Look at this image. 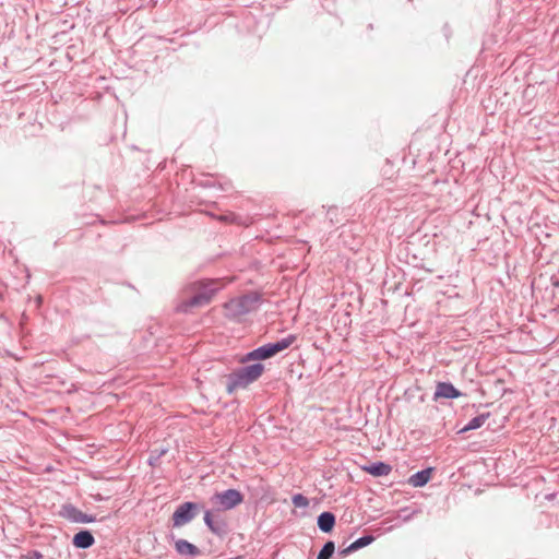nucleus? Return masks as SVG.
Returning a JSON list of instances; mask_svg holds the SVG:
<instances>
[{
    "instance_id": "nucleus-1",
    "label": "nucleus",
    "mask_w": 559,
    "mask_h": 559,
    "mask_svg": "<svg viewBox=\"0 0 559 559\" xmlns=\"http://www.w3.org/2000/svg\"><path fill=\"white\" fill-rule=\"evenodd\" d=\"M193 295L177 306V311L188 313L192 308L203 307L212 300L214 294L219 289L217 280H201L192 284Z\"/></svg>"
},
{
    "instance_id": "nucleus-2",
    "label": "nucleus",
    "mask_w": 559,
    "mask_h": 559,
    "mask_svg": "<svg viewBox=\"0 0 559 559\" xmlns=\"http://www.w3.org/2000/svg\"><path fill=\"white\" fill-rule=\"evenodd\" d=\"M261 301L262 296L258 292H250L231 298L224 304L225 317L239 321L241 317L258 310Z\"/></svg>"
},
{
    "instance_id": "nucleus-3",
    "label": "nucleus",
    "mask_w": 559,
    "mask_h": 559,
    "mask_svg": "<svg viewBox=\"0 0 559 559\" xmlns=\"http://www.w3.org/2000/svg\"><path fill=\"white\" fill-rule=\"evenodd\" d=\"M296 338V335L289 334L286 337L274 343H267L262 346H259L258 348L247 353L242 357L241 362L246 364L251 360H265L272 358L278 353L287 349L290 345H293Z\"/></svg>"
},
{
    "instance_id": "nucleus-4",
    "label": "nucleus",
    "mask_w": 559,
    "mask_h": 559,
    "mask_svg": "<svg viewBox=\"0 0 559 559\" xmlns=\"http://www.w3.org/2000/svg\"><path fill=\"white\" fill-rule=\"evenodd\" d=\"M202 507L192 501L179 504L171 515L173 526L182 527L198 516Z\"/></svg>"
},
{
    "instance_id": "nucleus-5",
    "label": "nucleus",
    "mask_w": 559,
    "mask_h": 559,
    "mask_svg": "<svg viewBox=\"0 0 559 559\" xmlns=\"http://www.w3.org/2000/svg\"><path fill=\"white\" fill-rule=\"evenodd\" d=\"M213 500H215L223 510H231L243 501V496L239 490L230 488L215 493Z\"/></svg>"
},
{
    "instance_id": "nucleus-6",
    "label": "nucleus",
    "mask_w": 559,
    "mask_h": 559,
    "mask_svg": "<svg viewBox=\"0 0 559 559\" xmlns=\"http://www.w3.org/2000/svg\"><path fill=\"white\" fill-rule=\"evenodd\" d=\"M59 515L72 523H93L96 521L94 515L83 513L72 503L62 504Z\"/></svg>"
},
{
    "instance_id": "nucleus-7",
    "label": "nucleus",
    "mask_w": 559,
    "mask_h": 559,
    "mask_svg": "<svg viewBox=\"0 0 559 559\" xmlns=\"http://www.w3.org/2000/svg\"><path fill=\"white\" fill-rule=\"evenodd\" d=\"M249 384H251V382L240 368L226 377V391L229 395L234 394L239 389H246Z\"/></svg>"
},
{
    "instance_id": "nucleus-8",
    "label": "nucleus",
    "mask_w": 559,
    "mask_h": 559,
    "mask_svg": "<svg viewBox=\"0 0 559 559\" xmlns=\"http://www.w3.org/2000/svg\"><path fill=\"white\" fill-rule=\"evenodd\" d=\"M204 523L217 536H222L227 532V523L219 516H215L210 510L204 512Z\"/></svg>"
},
{
    "instance_id": "nucleus-9",
    "label": "nucleus",
    "mask_w": 559,
    "mask_h": 559,
    "mask_svg": "<svg viewBox=\"0 0 559 559\" xmlns=\"http://www.w3.org/2000/svg\"><path fill=\"white\" fill-rule=\"evenodd\" d=\"M463 393L459 391L451 382H438L436 386V391L433 393V400L438 401L439 399H457L462 396Z\"/></svg>"
},
{
    "instance_id": "nucleus-10",
    "label": "nucleus",
    "mask_w": 559,
    "mask_h": 559,
    "mask_svg": "<svg viewBox=\"0 0 559 559\" xmlns=\"http://www.w3.org/2000/svg\"><path fill=\"white\" fill-rule=\"evenodd\" d=\"M174 546L177 554L183 557H198L201 555V550L195 545L182 538L176 539Z\"/></svg>"
},
{
    "instance_id": "nucleus-11",
    "label": "nucleus",
    "mask_w": 559,
    "mask_h": 559,
    "mask_svg": "<svg viewBox=\"0 0 559 559\" xmlns=\"http://www.w3.org/2000/svg\"><path fill=\"white\" fill-rule=\"evenodd\" d=\"M95 544L93 534L87 530L78 532L72 538V545L79 549H87Z\"/></svg>"
},
{
    "instance_id": "nucleus-12",
    "label": "nucleus",
    "mask_w": 559,
    "mask_h": 559,
    "mask_svg": "<svg viewBox=\"0 0 559 559\" xmlns=\"http://www.w3.org/2000/svg\"><path fill=\"white\" fill-rule=\"evenodd\" d=\"M373 540H374V537L372 535H364V536L357 538L355 542H353L346 548L340 549V555L342 557H346V556L350 555L352 552H355V551L370 545Z\"/></svg>"
},
{
    "instance_id": "nucleus-13",
    "label": "nucleus",
    "mask_w": 559,
    "mask_h": 559,
    "mask_svg": "<svg viewBox=\"0 0 559 559\" xmlns=\"http://www.w3.org/2000/svg\"><path fill=\"white\" fill-rule=\"evenodd\" d=\"M362 469L374 477H381L389 475L392 472V466L385 462H374L365 465Z\"/></svg>"
},
{
    "instance_id": "nucleus-14",
    "label": "nucleus",
    "mask_w": 559,
    "mask_h": 559,
    "mask_svg": "<svg viewBox=\"0 0 559 559\" xmlns=\"http://www.w3.org/2000/svg\"><path fill=\"white\" fill-rule=\"evenodd\" d=\"M335 515L330 511H324L317 519L318 527L323 533H330L335 526Z\"/></svg>"
},
{
    "instance_id": "nucleus-15",
    "label": "nucleus",
    "mask_w": 559,
    "mask_h": 559,
    "mask_svg": "<svg viewBox=\"0 0 559 559\" xmlns=\"http://www.w3.org/2000/svg\"><path fill=\"white\" fill-rule=\"evenodd\" d=\"M242 372L246 374L248 380L253 383L257 381L264 371V366L261 362H254L252 365H248L240 368Z\"/></svg>"
},
{
    "instance_id": "nucleus-16",
    "label": "nucleus",
    "mask_w": 559,
    "mask_h": 559,
    "mask_svg": "<svg viewBox=\"0 0 559 559\" xmlns=\"http://www.w3.org/2000/svg\"><path fill=\"white\" fill-rule=\"evenodd\" d=\"M430 476H431L430 468L421 469L411 476L409 484L414 487H423L429 481Z\"/></svg>"
},
{
    "instance_id": "nucleus-17",
    "label": "nucleus",
    "mask_w": 559,
    "mask_h": 559,
    "mask_svg": "<svg viewBox=\"0 0 559 559\" xmlns=\"http://www.w3.org/2000/svg\"><path fill=\"white\" fill-rule=\"evenodd\" d=\"M490 416V413H483L474 418H472L467 425L461 429V432H465V431H469V430H475V429H478L480 428L485 421L489 418Z\"/></svg>"
},
{
    "instance_id": "nucleus-18",
    "label": "nucleus",
    "mask_w": 559,
    "mask_h": 559,
    "mask_svg": "<svg viewBox=\"0 0 559 559\" xmlns=\"http://www.w3.org/2000/svg\"><path fill=\"white\" fill-rule=\"evenodd\" d=\"M335 551V544L332 540H328L321 550L319 551L317 559H331Z\"/></svg>"
},
{
    "instance_id": "nucleus-19",
    "label": "nucleus",
    "mask_w": 559,
    "mask_h": 559,
    "mask_svg": "<svg viewBox=\"0 0 559 559\" xmlns=\"http://www.w3.org/2000/svg\"><path fill=\"white\" fill-rule=\"evenodd\" d=\"M292 502L296 508H307L309 506V500L301 493H295L292 497Z\"/></svg>"
},
{
    "instance_id": "nucleus-20",
    "label": "nucleus",
    "mask_w": 559,
    "mask_h": 559,
    "mask_svg": "<svg viewBox=\"0 0 559 559\" xmlns=\"http://www.w3.org/2000/svg\"><path fill=\"white\" fill-rule=\"evenodd\" d=\"M43 555L38 550H31L25 555H21L19 559H41Z\"/></svg>"
},
{
    "instance_id": "nucleus-21",
    "label": "nucleus",
    "mask_w": 559,
    "mask_h": 559,
    "mask_svg": "<svg viewBox=\"0 0 559 559\" xmlns=\"http://www.w3.org/2000/svg\"><path fill=\"white\" fill-rule=\"evenodd\" d=\"M234 218H235V215L233 213H230L228 215L219 216V219L224 221V222H234Z\"/></svg>"
},
{
    "instance_id": "nucleus-22",
    "label": "nucleus",
    "mask_w": 559,
    "mask_h": 559,
    "mask_svg": "<svg viewBox=\"0 0 559 559\" xmlns=\"http://www.w3.org/2000/svg\"><path fill=\"white\" fill-rule=\"evenodd\" d=\"M166 452H167V450H166V449H162V450H159V452H158V454H157L156 459H159V457H160V456H163Z\"/></svg>"
},
{
    "instance_id": "nucleus-23",
    "label": "nucleus",
    "mask_w": 559,
    "mask_h": 559,
    "mask_svg": "<svg viewBox=\"0 0 559 559\" xmlns=\"http://www.w3.org/2000/svg\"><path fill=\"white\" fill-rule=\"evenodd\" d=\"M414 513H415V512H412V513H409V514H407V515H403L404 521L409 520V519L413 516V514H414Z\"/></svg>"
},
{
    "instance_id": "nucleus-24",
    "label": "nucleus",
    "mask_w": 559,
    "mask_h": 559,
    "mask_svg": "<svg viewBox=\"0 0 559 559\" xmlns=\"http://www.w3.org/2000/svg\"><path fill=\"white\" fill-rule=\"evenodd\" d=\"M155 460H157L156 456L155 457L151 456L150 457V464L153 465L155 463Z\"/></svg>"
}]
</instances>
